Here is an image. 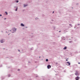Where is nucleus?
Here are the masks:
<instances>
[{
    "instance_id": "nucleus-1",
    "label": "nucleus",
    "mask_w": 80,
    "mask_h": 80,
    "mask_svg": "<svg viewBox=\"0 0 80 80\" xmlns=\"http://www.w3.org/2000/svg\"><path fill=\"white\" fill-rule=\"evenodd\" d=\"M76 73H75V75H76V76H78V75H79V73H78V71H76Z\"/></svg>"
},
{
    "instance_id": "nucleus-2",
    "label": "nucleus",
    "mask_w": 80,
    "mask_h": 80,
    "mask_svg": "<svg viewBox=\"0 0 80 80\" xmlns=\"http://www.w3.org/2000/svg\"><path fill=\"white\" fill-rule=\"evenodd\" d=\"M79 78H80L78 77H76L75 79L76 80H79Z\"/></svg>"
},
{
    "instance_id": "nucleus-3",
    "label": "nucleus",
    "mask_w": 80,
    "mask_h": 80,
    "mask_svg": "<svg viewBox=\"0 0 80 80\" xmlns=\"http://www.w3.org/2000/svg\"><path fill=\"white\" fill-rule=\"evenodd\" d=\"M47 67L48 69H49V68H50V65H48Z\"/></svg>"
},
{
    "instance_id": "nucleus-4",
    "label": "nucleus",
    "mask_w": 80,
    "mask_h": 80,
    "mask_svg": "<svg viewBox=\"0 0 80 80\" xmlns=\"http://www.w3.org/2000/svg\"><path fill=\"white\" fill-rule=\"evenodd\" d=\"M5 42V41H4V40H2L0 41V42L1 43H3V42Z\"/></svg>"
},
{
    "instance_id": "nucleus-5",
    "label": "nucleus",
    "mask_w": 80,
    "mask_h": 80,
    "mask_svg": "<svg viewBox=\"0 0 80 80\" xmlns=\"http://www.w3.org/2000/svg\"><path fill=\"white\" fill-rule=\"evenodd\" d=\"M67 63L68 64V65H70V62H67Z\"/></svg>"
},
{
    "instance_id": "nucleus-6",
    "label": "nucleus",
    "mask_w": 80,
    "mask_h": 80,
    "mask_svg": "<svg viewBox=\"0 0 80 80\" xmlns=\"http://www.w3.org/2000/svg\"><path fill=\"white\" fill-rule=\"evenodd\" d=\"M21 26H22V27H24V25L23 23H21Z\"/></svg>"
},
{
    "instance_id": "nucleus-7",
    "label": "nucleus",
    "mask_w": 80,
    "mask_h": 80,
    "mask_svg": "<svg viewBox=\"0 0 80 80\" xmlns=\"http://www.w3.org/2000/svg\"><path fill=\"white\" fill-rule=\"evenodd\" d=\"M63 50H66L67 49V47H65L64 48H63Z\"/></svg>"
},
{
    "instance_id": "nucleus-8",
    "label": "nucleus",
    "mask_w": 80,
    "mask_h": 80,
    "mask_svg": "<svg viewBox=\"0 0 80 80\" xmlns=\"http://www.w3.org/2000/svg\"><path fill=\"white\" fill-rule=\"evenodd\" d=\"M24 7H26V6H27V4H24Z\"/></svg>"
},
{
    "instance_id": "nucleus-9",
    "label": "nucleus",
    "mask_w": 80,
    "mask_h": 80,
    "mask_svg": "<svg viewBox=\"0 0 80 80\" xmlns=\"http://www.w3.org/2000/svg\"><path fill=\"white\" fill-rule=\"evenodd\" d=\"M46 62H48V59H46Z\"/></svg>"
},
{
    "instance_id": "nucleus-10",
    "label": "nucleus",
    "mask_w": 80,
    "mask_h": 80,
    "mask_svg": "<svg viewBox=\"0 0 80 80\" xmlns=\"http://www.w3.org/2000/svg\"><path fill=\"white\" fill-rule=\"evenodd\" d=\"M5 13H6V15H8V13H7V12H5Z\"/></svg>"
},
{
    "instance_id": "nucleus-11",
    "label": "nucleus",
    "mask_w": 80,
    "mask_h": 80,
    "mask_svg": "<svg viewBox=\"0 0 80 80\" xmlns=\"http://www.w3.org/2000/svg\"><path fill=\"white\" fill-rule=\"evenodd\" d=\"M18 7H17V8H16V11H17V9H18Z\"/></svg>"
},
{
    "instance_id": "nucleus-12",
    "label": "nucleus",
    "mask_w": 80,
    "mask_h": 80,
    "mask_svg": "<svg viewBox=\"0 0 80 80\" xmlns=\"http://www.w3.org/2000/svg\"><path fill=\"white\" fill-rule=\"evenodd\" d=\"M69 25H70V26H72V24H70Z\"/></svg>"
},
{
    "instance_id": "nucleus-13",
    "label": "nucleus",
    "mask_w": 80,
    "mask_h": 80,
    "mask_svg": "<svg viewBox=\"0 0 80 80\" xmlns=\"http://www.w3.org/2000/svg\"><path fill=\"white\" fill-rule=\"evenodd\" d=\"M16 2H17V3H18V1H17Z\"/></svg>"
},
{
    "instance_id": "nucleus-14",
    "label": "nucleus",
    "mask_w": 80,
    "mask_h": 80,
    "mask_svg": "<svg viewBox=\"0 0 80 80\" xmlns=\"http://www.w3.org/2000/svg\"><path fill=\"white\" fill-rule=\"evenodd\" d=\"M18 71H20V69H18Z\"/></svg>"
},
{
    "instance_id": "nucleus-15",
    "label": "nucleus",
    "mask_w": 80,
    "mask_h": 80,
    "mask_svg": "<svg viewBox=\"0 0 80 80\" xmlns=\"http://www.w3.org/2000/svg\"><path fill=\"white\" fill-rule=\"evenodd\" d=\"M0 16L1 17V16H2V15L0 14Z\"/></svg>"
},
{
    "instance_id": "nucleus-16",
    "label": "nucleus",
    "mask_w": 80,
    "mask_h": 80,
    "mask_svg": "<svg viewBox=\"0 0 80 80\" xmlns=\"http://www.w3.org/2000/svg\"><path fill=\"white\" fill-rule=\"evenodd\" d=\"M54 13V11H53L52 12V13Z\"/></svg>"
},
{
    "instance_id": "nucleus-17",
    "label": "nucleus",
    "mask_w": 80,
    "mask_h": 80,
    "mask_svg": "<svg viewBox=\"0 0 80 80\" xmlns=\"http://www.w3.org/2000/svg\"><path fill=\"white\" fill-rule=\"evenodd\" d=\"M66 61H68V60L67 59H66Z\"/></svg>"
},
{
    "instance_id": "nucleus-18",
    "label": "nucleus",
    "mask_w": 80,
    "mask_h": 80,
    "mask_svg": "<svg viewBox=\"0 0 80 80\" xmlns=\"http://www.w3.org/2000/svg\"><path fill=\"white\" fill-rule=\"evenodd\" d=\"M78 64H80V62H78Z\"/></svg>"
},
{
    "instance_id": "nucleus-19",
    "label": "nucleus",
    "mask_w": 80,
    "mask_h": 80,
    "mask_svg": "<svg viewBox=\"0 0 80 80\" xmlns=\"http://www.w3.org/2000/svg\"><path fill=\"white\" fill-rule=\"evenodd\" d=\"M6 19V18H4V20H5Z\"/></svg>"
},
{
    "instance_id": "nucleus-20",
    "label": "nucleus",
    "mask_w": 80,
    "mask_h": 80,
    "mask_svg": "<svg viewBox=\"0 0 80 80\" xmlns=\"http://www.w3.org/2000/svg\"><path fill=\"white\" fill-rule=\"evenodd\" d=\"M18 51H19V52H20V50H18Z\"/></svg>"
},
{
    "instance_id": "nucleus-21",
    "label": "nucleus",
    "mask_w": 80,
    "mask_h": 80,
    "mask_svg": "<svg viewBox=\"0 0 80 80\" xmlns=\"http://www.w3.org/2000/svg\"><path fill=\"white\" fill-rule=\"evenodd\" d=\"M50 68H51V66H50Z\"/></svg>"
},
{
    "instance_id": "nucleus-22",
    "label": "nucleus",
    "mask_w": 80,
    "mask_h": 80,
    "mask_svg": "<svg viewBox=\"0 0 80 80\" xmlns=\"http://www.w3.org/2000/svg\"><path fill=\"white\" fill-rule=\"evenodd\" d=\"M59 32H60V31H59Z\"/></svg>"
}]
</instances>
